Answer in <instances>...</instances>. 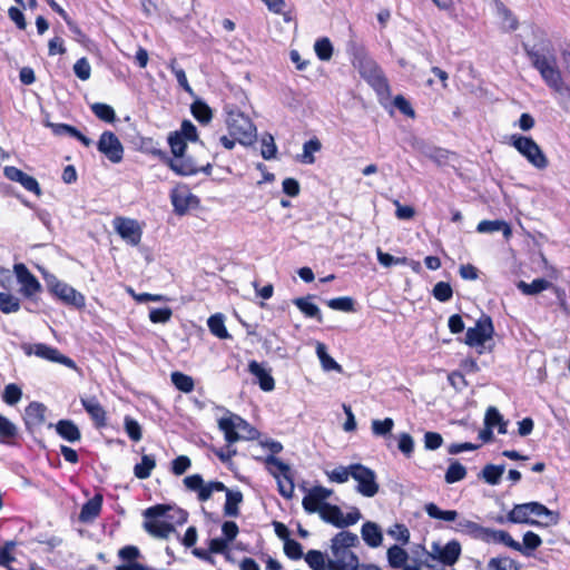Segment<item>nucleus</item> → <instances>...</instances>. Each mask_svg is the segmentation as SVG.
Masks as SVG:
<instances>
[{"label":"nucleus","instance_id":"1","mask_svg":"<svg viewBox=\"0 0 570 570\" xmlns=\"http://www.w3.org/2000/svg\"><path fill=\"white\" fill-rule=\"evenodd\" d=\"M533 67L539 71L546 85L557 95L561 108L570 110V85H568L558 67L557 59L552 55L528 50Z\"/></svg>","mask_w":570,"mask_h":570},{"label":"nucleus","instance_id":"2","mask_svg":"<svg viewBox=\"0 0 570 570\" xmlns=\"http://www.w3.org/2000/svg\"><path fill=\"white\" fill-rule=\"evenodd\" d=\"M183 483L188 491L197 494V499L200 502L209 500L214 492H225L224 514L227 517H237L239 514L238 504L243 500V494L239 491H230L220 481L205 482L200 474L185 476Z\"/></svg>","mask_w":570,"mask_h":570},{"label":"nucleus","instance_id":"3","mask_svg":"<svg viewBox=\"0 0 570 570\" xmlns=\"http://www.w3.org/2000/svg\"><path fill=\"white\" fill-rule=\"evenodd\" d=\"M508 520L512 523H528L532 525H556L559 520V513L549 510L539 502H528L515 504L508 514Z\"/></svg>","mask_w":570,"mask_h":570},{"label":"nucleus","instance_id":"4","mask_svg":"<svg viewBox=\"0 0 570 570\" xmlns=\"http://www.w3.org/2000/svg\"><path fill=\"white\" fill-rule=\"evenodd\" d=\"M226 125L229 135L239 144L250 146L256 141V126L248 116L238 109H229L227 111Z\"/></svg>","mask_w":570,"mask_h":570},{"label":"nucleus","instance_id":"5","mask_svg":"<svg viewBox=\"0 0 570 570\" xmlns=\"http://www.w3.org/2000/svg\"><path fill=\"white\" fill-rule=\"evenodd\" d=\"M422 550L426 556L424 563L430 569H434L436 567V564L431 563L430 561L440 563L444 567L455 564L462 552L461 544L458 540H451L446 544H441V542L435 541L432 542L430 550H425L424 547H422Z\"/></svg>","mask_w":570,"mask_h":570},{"label":"nucleus","instance_id":"6","mask_svg":"<svg viewBox=\"0 0 570 570\" xmlns=\"http://www.w3.org/2000/svg\"><path fill=\"white\" fill-rule=\"evenodd\" d=\"M218 426L228 444L240 440H254L258 436V431L236 414L222 417L218 421Z\"/></svg>","mask_w":570,"mask_h":570},{"label":"nucleus","instance_id":"7","mask_svg":"<svg viewBox=\"0 0 570 570\" xmlns=\"http://www.w3.org/2000/svg\"><path fill=\"white\" fill-rule=\"evenodd\" d=\"M511 145L535 168L548 167V158L540 146L531 138L521 135L511 136Z\"/></svg>","mask_w":570,"mask_h":570},{"label":"nucleus","instance_id":"8","mask_svg":"<svg viewBox=\"0 0 570 570\" xmlns=\"http://www.w3.org/2000/svg\"><path fill=\"white\" fill-rule=\"evenodd\" d=\"M357 67L361 76L374 88L377 94H390L387 79L385 78L382 69L373 59L368 57L360 58Z\"/></svg>","mask_w":570,"mask_h":570},{"label":"nucleus","instance_id":"9","mask_svg":"<svg viewBox=\"0 0 570 570\" xmlns=\"http://www.w3.org/2000/svg\"><path fill=\"white\" fill-rule=\"evenodd\" d=\"M494 333L492 321L489 316H482L475 323L474 327H469L465 334V344L471 347H476L478 353L482 354L484 343L492 338Z\"/></svg>","mask_w":570,"mask_h":570},{"label":"nucleus","instance_id":"10","mask_svg":"<svg viewBox=\"0 0 570 570\" xmlns=\"http://www.w3.org/2000/svg\"><path fill=\"white\" fill-rule=\"evenodd\" d=\"M352 478L357 482L356 490L364 497L372 498L379 492L376 474L362 464H352Z\"/></svg>","mask_w":570,"mask_h":570},{"label":"nucleus","instance_id":"11","mask_svg":"<svg viewBox=\"0 0 570 570\" xmlns=\"http://www.w3.org/2000/svg\"><path fill=\"white\" fill-rule=\"evenodd\" d=\"M320 517L325 522L337 528H345L355 524L362 515L357 509L344 514L337 505L327 503V505L323 507Z\"/></svg>","mask_w":570,"mask_h":570},{"label":"nucleus","instance_id":"12","mask_svg":"<svg viewBox=\"0 0 570 570\" xmlns=\"http://www.w3.org/2000/svg\"><path fill=\"white\" fill-rule=\"evenodd\" d=\"M23 351L27 355H36L40 358L48 360L50 362L60 363L69 368H76V363L68 356L61 354L57 348L46 345L43 343L28 344L23 346Z\"/></svg>","mask_w":570,"mask_h":570},{"label":"nucleus","instance_id":"13","mask_svg":"<svg viewBox=\"0 0 570 570\" xmlns=\"http://www.w3.org/2000/svg\"><path fill=\"white\" fill-rule=\"evenodd\" d=\"M114 228L131 246H137L141 240L142 228L136 219L116 217L114 219Z\"/></svg>","mask_w":570,"mask_h":570},{"label":"nucleus","instance_id":"14","mask_svg":"<svg viewBox=\"0 0 570 570\" xmlns=\"http://www.w3.org/2000/svg\"><path fill=\"white\" fill-rule=\"evenodd\" d=\"M239 532L238 525L234 521H225L222 524V538H214L209 540V549L212 552L224 554L226 559L229 558L228 546L234 541Z\"/></svg>","mask_w":570,"mask_h":570},{"label":"nucleus","instance_id":"15","mask_svg":"<svg viewBox=\"0 0 570 570\" xmlns=\"http://www.w3.org/2000/svg\"><path fill=\"white\" fill-rule=\"evenodd\" d=\"M171 204L177 215H185L189 209L197 208L199 199L186 186H178L170 193Z\"/></svg>","mask_w":570,"mask_h":570},{"label":"nucleus","instance_id":"16","mask_svg":"<svg viewBox=\"0 0 570 570\" xmlns=\"http://www.w3.org/2000/svg\"><path fill=\"white\" fill-rule=\"evenodd\" d=\"M332 559L328 560V570H352L357 568L358 558L350 549L331 546Z\"/></svg>","mask_w":570,"mask_h":570},{"label":"nucleus","instance_id":"17","mask_svg":"<svg viewBox=\"0 0 570 570\" xmlns=\"http://www.w3.org/2000/svg\"><path fill=\"white\" fill-rule=\"evenodd\" d=\"M98 150L104 154L111 163H120L124 155V147L118 137L111 131L101 134L98 141Z\"/></svg>","mask_w":570,"mask_h":570},{"label":"nucleus","instance_id":"18","mask_svg":"<svg viewBox=\"0 0 570 570\" xmlns=\"http://www.w3.org/2000/svg\"><path fill=\"white\" fill-rule=\"evenodd\" d=\"M50 291L67 305L76 308H82L86 305L85 296L63 282L56 281L50 283Z\"/></svg>","mask_w":570,"mask_h":570},{"label":"nucleus","instance_id":"19","mask_svg":"<svg viewBox=\"0 0 570 570\" xmlns=\"http://www.w3.org/2000/svg\"><path fill=\"white\" fill-rule=\"evenodd\" d=\"M333 491L323 487H314L308 491V493L303 498L302 504L305 511L308 513H321L323 507L327 505L325 502L331 495Z\"/></svg>","mask_w":570,"mask_h":570},{"label":"nucleus","instance_id":"20","mask_svg":"<svg viewBox=\"0 0 570 570\" xmlns=\"http://www.w3.org/2000/svg\"><path fill=\"white\" fill-rule=\"evenodd\" d=\"M13 269L18 282L21 284V293L24 296L31 297L40 292L41 285L39 281L29 272V269L23 264H16Z\"/></svg>","mask_w":570,"mask_h":570},{"label":"nucleus","instance_id":"21","mask_svg":"<svg viewBox=\"0 0 570 570\" xmlns=\"http://www.w3.org/2000/svg\"><path fill=\"white\" fill-rule=\"evenodd\" d=\"M3 173L9 180L20 183L23 186V188H26L28 191L36 194L37 196L41 195L40 186L36 178H33L32 176L23 173L22 170L13 166L4 167Z\"/></svg>","mask_w":570,"mask_h":570},{"label":"nucleus","instance_id":"22","mask_svg":"<svg viewBox=\"0 0 570 570\" xmlns=\"http://www.w3.org/2000/svg\"><path fill=\"white\" fill-rule=\"evenodd\" d=\"M248 371L253 376L256 377L257 383L263 391L269 392L274 390L275 381L271 374V370L267 368L264 364H261L256 361H250L248 364Z\"/></svg>","mask_w":570,"mask_h":570},{"label":"nucleus","instance_id":"23","mask_svg":"<svg viewBox=\"0 0 570 570\" xmlns=\"http://www.w3.org/2000/svg\"><path fill=\"white\" fill-rule=\"evenodd\" d=\"M81 404L98 428L106 425V411L96 397H81Z\"/></svg>","mask_w":570,"mask_h":570},{"label":"nucleus","instance_id":"24","mask_svg":"<svg viewBox=\"0 0 570 570\" xmlns=\"http://www.w3.org/2000/svg\"><path fill=\"white\" fill-rule=\"evenodd\" d=\"M101 507L102 497L100 494H96L82 505L79 513V521L82 523L92 522L100 514Z\"/></svg>","mask_w":570,"mask_h":570},{"label":"nucleus","instance_id":"25","mask_svg":"<svg viewBox=\"0 0 570 570\" xmlns=\"http://www.w3.org/2000/svg\"><path fill=\"white\" fill-rule=\"evenodd\" d=\"M361 534H362L364 542L372 548H376V547L381 546V543H382V540H383L382 531H381L380 527L374 522H371V521L365 522L362 525Z\"/></svg>","mask_w":570,"mask_h":570},{"label":"nucleus","instance_id":"26","mask_svg":"<svg viewBox=\"0 0 570 570\" xmlns=\"http://www.w3.org/2000/svg\"><path fill=\"white\" fill-rule=\"evenodd\" d=\"M168 166L171 170L181 176L195 175L199 170L190 159H186L184 156L169 159Z\"/></svg>","mask_w":570,"mask_h":570},{"label":"nucleus","instance_id":"27","mask_svg":"<svg viewBox=\"0 0 570 570\" xmlns=\"http://www.w3.org/2000/svg\"><path fill=\"white\" fill-rule=\"evenodd\" d=\"M144 528L148 533L160 539L168 538L169 534L175 531V528L170 523L161 520H147L144 523Z\"/></svg>","mask_w":570,"mask_h":570},{"label":"nucleus","instance_id":"28","mask_svg":"<svg viewBox=\"0 0 570 570\" xmlns=\"http://www.w3.org/2000/svg\"><path fill=\"white\" fill-rule=\"evenodd\" d=\"M478 233H494L501 230L508 239L512 235L510 225L504 220H482L476 226Z\"/></svg>","mask_w":570,"mask_h":570},{"label":"nucleus","instance_id":"29","mask_svg":"<svg viewBox=\"0 0 570 570\" xmlns=\"http://www.w3.org/2000/svg\"><path fill=\"white\" fill-rule=\"evenodd\" d=\"M56 431L62 439L69 442H77L81 438L78 426L70 420H60L56 424Z\"/></svg>","mask_w":570,"mask_h":570},{"label":"nucleus","instance_id":"30","mask_svg":"<svg viewBox=\"0 0 570 570\" xmlns=\"http://www.w3.org/2000/svg\"><path fill=\"white\" fill-rule=\"evenodd\" d=\"M316 354L324 371H336L338 373L343 372L342 366L332 356L328 355L325 344L321 342L316 344Z\"/></svg>","mask_w":570,"mask_h":570},{"label":"nucleus","instance_id":"31","mask_svg":"<svg viewBox=\"0 0 570 570\" xmlns=\"http://www.w3.org/2000/svg\"><path fill=\"white\" fill-rule=\"evenodd\" d=\"M294 304L299 308V311L307 317H314L320 323L323 322V317L318 306L311 302V297H301L295 298Z\"/></svg>","mask_w":570,"mask_h":570},{"label":"nucleus","instance_id":"32","mask_svg":"<svg viewBox=\"0 0 570 570\" xmlns=\"http://www.w3.org/2000/svg\"><path fill=\"white\" fill-rule=\"evenodd\" d=\"M425 512L432 519L453 522L458 520L459 513L455 510H441L435 503L425 504Z\"/></svg>","mask_w":570,"mask_h":570},{"label":"nucleus","instance_id":"33","mask_svg":"<svg viewBox=\"0 0 570 570\" xmlns=\"http://www.w3.org/2000/svg\"><path fill=\"white\" fill-rule=\"evenodd\" d=\"M484 423L490 430L497 426L499 433L504 434L507 432V423L503 421L502 415L494 406H490L487 410Z\"/></svg>","mask_w":570,"mask_h":570},{"label":"nucleus","instance_id":"34","mask_svg":"<svg viewBox=\"0 0 570 570\" xmlns=\"http://www.w3.org/2000/svg\"><path fill=\"white\" fill-rule=\"evenodd\" d=\"M156 466V460L153 455H142L141 462L136 464L134 468L135 476L138 479H147L150 476L151 471Z\"/></svg>","mask_w":570,"mask_h":570},{"label":"nucleus","instance_id":"35","mask_svg":"<svg viewBox=\"0 0 570 570\" xmlns=\"http://www.w3.org/2000/svg\"><path fill=\"white\" fill-rule=\"evenodd\" d=\"M26 416L32 424L43 423L46 420V406L38 402H32L26 407Z\"/></svg>","mask_w":570,"mask_h":570},{"label":"nucleus","instance_id":"36","mask_svg":"<svg viewBox=\"0 0 570 570\" xmlns=\"http://www.w3.org/2000/svg\"><path fill=\"white\" fill-rule=\"evenodd\" d=\"M407 558V552L399 546H392L387 550V560L393 568L404 567Z\"/></svg>","mask_w":570,"mask_h":570},{"label":"nucleus","instance_id":"37","mask_svg":"<svg viewBox=\"0 0 570 570\" xmlns=\"http://www.w3.org/2000/svg\"><path fill=\"white\" fill-rule=\"evenodd\" d=\"M170 379L175 387L184 393H190L194 390V380L187 374L173 372Z\"/></svg>","mask_w":570,"mask_h":570},{"label":"nucleus","instance_id":"38","mask_svg":"<svg viewBox=\"0 0 570 570\" xmlns=\"http://www.w3.org/2000/svg\"><path fill=\"white\" fill-rule=\"evenodd\" d=\"M358 543V537L350 531H341L333 539L331 546L350 549Z\"/></svg>","mask_w":570,"mask_h":570},{"label":"nucleus","instance_id":"39","mask_svg":"<svg viewBox=\"0 0 570 570\" xmlns=\"http://www.w3.org/2000/svg\"><path fill=\"white\" fill-rule=\"evenodd\" d=\"M550 283L543 278H537L531 283H525L521 281L518 284V288L522 291L523 294L534 295L538 294L549 287Z\"/></svg>","mask_w":570,"mask_h":570},{"label":"nucleus","instance_id":"40","mask_svg":"<svg viewBox=\"0 0 570 570\" xmlns=\"http://www.w3.org/2000/svg\"><path fill=\"white\" fill-rule=\"evenodd\" d=\"M504 472V465L488 464L483 468L481 475L489 484L495 485L500 482Z\"/></svg>","mask_w":570,"mask_h":570},{"label":"nucleus","instance_id":"41","mask_svg":"<svg viewBox=\"0 0 570 570\" xmlns=\"http://www.w3.org/2000/svg\"><path fill=\"white\" fill-rule=\"evenodd\" d=\"M207 325L209 331L218 338H227L229 334L224 324V317L220 314L213 315L208 318Z\"/></svg>","mask_w":570,"mask_h":570},{"label":"nucleus","instance_id":"42","mask_svg":"<svg viewBox=\"0 0 570 570\" xmlns=\"http://www.w3.org/2000/svg\"><path fill=\"white\" fill-rule=\"evenodd\" d=\"M480 527L481 525L479 523L468 520L465 518H462V519L456 520V523H455L453 530L459 533L468 534V535H471L472 538L476 539Z\"/></svg>","mask_w":570,"mask_h":570},{"label":"nucleus","instance_id":"43","mask_svg":"<svg viewBox=\"0 0 570 570\" xmlns=\"http://www.w3.org/2000/svg\"><path fill=\"white\" fill-rule=\"evenodd\" d=\"M394 428V421L391 417L384 420H373L371 424L372 433L375 436H389Z\"/></svg>","mask_w":570,"mask_h":570},{"label":"nucleus","instance_id":"44","mask_svg":"<svg viewBox=\"0 0 570 570\" xmlns=\"http://www.w3.org/2000/svg\"><path fill=\"white\" fill-rule=\"evenodd\" d=\"M542 543V540L541 538L532 532V531H528L523 534V543L521 544L522 546V549L523 551H520L523 556H527V557H530L532 553L533 550H535L537 548H539Z\"/></svg>","mask_w":570,"mask_h":570},{"label":"nucleus","instance_id":"45","mask_svg":"<svg viewBox=\"0 0 570 570\" xmlns=\"http://www.w3.org/2000/svg\"><path fill=\"white\" fill-rule=\"evenodd\" d=\"M191 114L202 124L209 122L213 117L210 108L203 101H195L191 105Z\"/></svg>","mask_w":570,"mask_h":570},{"label":"nucleus","instance_id":"46","mask_svg":"<svg viewBox=\"0 0 570 570\" xmlns=\"http://www.w3.org/2000/svg\"><path fill=\"white\" fill-rule=\"evenodd\" d=\"M91 110L96 117L106 122H112L116 119L115 110L109 105L96 102L91 106Z\"/></svg>","mask_w":570,"mask_h":570},{"label":"nucleus","instance_id":"47","mask_svg":"<svg viewBox=\"0 0 570 570\" xmlns=\"http://www.w3.org/2000/svg\"><path fill=\"white\" fill-rule=\"evenodd\" d=\"M466 475V469L459 462H453L449 465L445 472V482L454 483L461 481Z\"/></svg>","mask_w":570,"mask_h":570},{"label":"nucleus","instance_id":"48","mask_svg":"<svg viewBox=\"0 0 570 570\" xmlns=\"http://www.w3.org/2000/svg\"><path fill=\"white\" fill-rule=\"evenodd\" d=\"M488 567L491 570H519L517 562L509 557L492 558Z\"/></svg>","mask_w":570,"mask_h":570},{"label":"nucleus","instance_id":"49","mask_svg":"<svg viewBox=\"0 0 570 570\" xmlns=\"http://www.w3.org/2000/svg\"><path fill=\"white\" fill-rule=\"evenodd\" d=\"M20 307L19 299L9 293H0V311L4 314L17 312Z\"/></svg>","mask_w":570,"mask_h":570},{"label":"nucleus","instance_id":"50","mask_svg":"<svg viewBox=\"0 0 570 570\" xmlns=\"http://www.w3.org/2000/svg\"><path fill=\"white\" fill-rule=\"evenodd\" d=\"M315 52L317 57L323 60L327 61L332 58L333 55V46L328 38H321L316 40L314 45Z\"/></svg>","mask_w":570,"mask_h":570},{"label":"nucleus","instance_id":"51","mask_svg":"<svg viewBox=\"0 0 570 570\" xmlns=\"http://www.w3.org/2000/svg\"><path fill=\"white\" fill-rule=\"evenodd\" d=\"M305 561L314 570L327 569V564L325 563L324 554L318 550H309L305 554Z\"/></svg>","mask_w":570,"mask_h":570},{"label":"nucleus","instance_id":"52","mask_svg":"<svg viewBox=\"0 0 570 570\" xmlns=\"http://www.w3.org/2000/svg\"><path fill=\"white\" fill-rule=\"evenodd\" d=\"M267 465H269L271 473L277 479L282 475L289 474V466L281 461L279 459L271 455L266 459Z\"/></svg>","mask_w":570,"mask_h":570},{"label":"nucleus","instance_id":"53","mask_svg":"<svg viewBox=\"0 0 570 570\" xmlns=\"http://www.w3.org/2000/svg\"><path fill=\"white\" fill-rule=\"evenodd\" d=\"M277 147L274 141V137L271 134H265L262 138V157L266 160L275 158Z\"/></svg>","mask_w":570,"mask_h":570},{"label":"nucleus","instance_id":"54","mask_svg":"<svg viewBox=\"0 0 570 570\" xmlns=\"http://www.w3.org/2000/svg\"><path fill=\"white\" fill-rule=\"evenodd\" d=\"M168 142L171 149V153L174 154V157H180L184 156L186 150V139L181 137L180 134L174 132L168 137Z\"/></svg>","mask_w":570,"mask_h":570},{"label":"nucleus","instance_id":"55","mask_svg":"<svg viewBox=\"0 0 570 570\" xmlns=\"http://www.w3.org/2000/svg\"><path fill=\"white\" fill-rule=\"evenodd\" d=\"M22 396V391L17 384H8L6 385L3 393H2V400L9 404L14 405L17 404Z\"/></svg>","mask_w":570,"mask_h":570},{"label":"nucleus","instance_id":"56","mask_svg":"<svg viewBox=\"0 0 570 570\" xmlns=\"http://www.w3.org/2000/svg\"><path fill=\"white\" fill-rule=\"evenodd\" d=\"M321 147L322 145L316 138L306 141L303 146L302 161L306 164H313L315 161L313 154L318 151Z\"/></svg>","mask_w":570,"mask_h":570},{"label":"nucleus","instance_id":"57","mask_svg":"<svg viewBox=\"0 0 570 570\" xmlns=\"http://www.w3.org/2000/svg\"><path fill=\"white\" fill-rule=\"evenodd\" d=\"M16 541H7L0 547V566L10 569V563L14 561L12 551L16 548Z\"/></svg>","mask_w":570,"mask_h":570},{"label":"nucleus","instance_id":"58","mask_svg":"<svg viewBox=\"0 0 570 570\" xmlns=\"http://www.w3.org/2000/svg\"><path fill=\"white\" fill-rule=\"evenodd\" d=\"M377 261L384 267H391L392 265H405L407 264L406 257H394L389 253H384L381 248L376 249Z\"/></svg>","mask_w":570,"mask_h":570},{"label":"nucleus","instance_id":"59","mask_svg":"<svg viewBox=\"0 0 570 570\" xmlns=\"http://www.w3.org/2000/svg\"><path fill=\"white\" fill-rule=\"evenodd\" d=\"M327 306L332 309L343 311V312H353L354 311V301L351 297H336L327 301Z\"/></svg>","mask_w":570,"mask_h":570},{"label":"nucleus","instance_id":"60","mask_svg":"<svg viewBox=\"0 0 570 570\" xmlns=\"http://www.w3.org/2000/svg\"><path fill=\"white\" fill-rule=\"evenodd\" d=\"M327 475L333 482L344 483L352 478V464L348 466H337L328 472Z\"/></svg>","mask_w":570,"mask_h":570},{"label":"nucleus","instance_id":"61","mask_svg":"<svg viewBox=\"0 0 570 570\" xmlns=\"http://www.w3.org/2000/svg\"><path fill=\"white\" fill-rule=\"evenodd\" d=\"M453 295L452 287L449 283L439 282L434 285L433 296L440 302H448Z\"/></svg>","mask_w":570,"mask_h":570},{"label":"nucleus","instance_id":"62","mask_svg":"<svg viewBox=\"0 0 570 570\" xmlns=\"http://www.w3.org/2000/svg\"><path fill=\"white\" fill-rule=\"evenodd\" d=\"M284 552L293 560H298L303 557L302 544L293 539H288L284 542Z\"/></svg>","mask_w":570,"mask_h":570},{"label":"nucleus","instance_id":"63","mask_svg":"<svg viewBox=\"0 0 570 570\" xmlns=\"http://www.w3.org/2000/svg\"><path fill=\"white\" fill-rule=\"evenodd\" d=\"M397 448L406 458H410L414 451L413 438L409 433H401L399 435Z\"/></svg>","mask_w":570,"mask_h":570},{"label":"nucleus","instance_id":"64","mask_svg":"<svg viewBox=\"0 0 570 570\" xmlns=\"http://www.w3.org/2000/svg\"><path fill=\"white\" fill-rule=\"evenodd\" d=\"M75 75L81 80H88L91 75V67L87 58H80L73 65Z\"/></svg>","mask_w":570,"mask_h":570}]
</instances>
